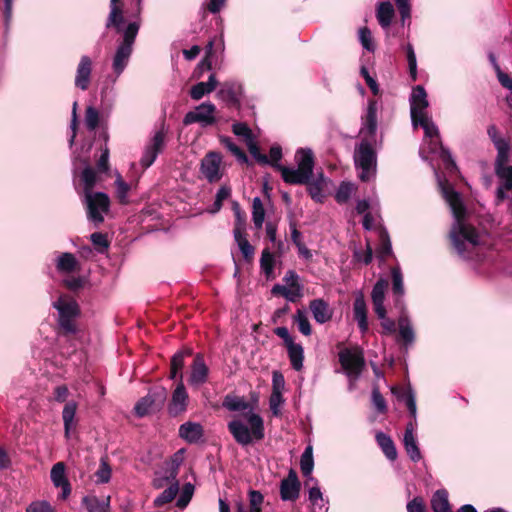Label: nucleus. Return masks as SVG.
Returning <instances> with one entry per match:
<instances>
[{
    "label": "nucleus",
    "mask_w": 512,
    "mask_h": 512,
    "mask_svg": "<svg viewBox=\"0 0 512 512\" xmlns=\"http://www.w3.org/2000/svg\"><path fill=\"white\" fill-rule=\"evenodd\" d=\"M436 175H438L436 173ZM438 184L442 195L449 205L454 222L450 230V238L457 254L467 260H480L484 250L485 235L479 233L466 219V209L461 195L439 176Z\"/></svg>",
    "instance_id": "f257e3e1"
},
{
    "label": "nucleus",
    "mask_w": 512,
    "mask_h": 512,
    "mask_svg": "<svg viewBox=\"0 0 512 512\" xmlns=\"http://www.w3.org/2000/svg\"><path fill=\"white\" fill-rule=\"evenodd\" d=\"M110 12L106 21V28H115L122 34V41L118 44L112 57L113 83L124 72L130 61L133 44L140 28L139 21L129 22L124 25V15L121 0H110Z\"/></svg>",
    "instance_id": "f03ea898"
},
{
    "label": "nucleus",
    "mask_w": 512,
    "mask_h": 512,
    "mask_svg": "<svg viewBox=\"0 0 512 512\" xmlns=\"http://www.w3.org/2000/svg\"><path fill=\"white\" fill-rule=\"evenodd\" d=\"M377 131V103L369 101L367 111L362 117L360 135L361 142L355 148L354 163L358 176L362 181H369L375 177L377 157L373 145L376 142Z\"/></svg>",
    "instance_id": "7ed1b4c3"
},
{
    "label": "nucleus",
    "mask_w": 512,
    "mask_h": 512,
    "mask_svg": "<svg viewBox=\"0 0 512 512\" xmlns=\"http://www.w3.org/2000/svg\"><path fill=\"white\" fill-rule=\"evenodd\" d=\"M268 163L281 173L283 180L289 184H306L313 173V153L310 149L301 148L295 154L297 168H289L279 163L282 157V150L279 146L271 147Z\"/></svg>",
    "instance_id": "20e7f679"
},
{
    "label": "nucleus",
    "mask_w": 512,
    "mask_h": 512,
    "mask_svg": "<svg viewBox=\"0 0 512 512\" xmlns=\"http://www.w3.org/2000/svg\"><path fill=\"white\" fill-rule=\"evenodd\" d=\"M487 133L493 141L498 155L496 159V174L501 180V185L497 189V203L507 198L506 191L512 189V166L506 165L509 155V145L498 136L497 128L492 125L488 127Z\"/></svg>",
    "instance_id": "39448f33"
},
{
    "label": "nucleus",
    "mask_w": 512,
    "mask_h": 512,
    "mask_svg": "<svg viewBox=\"0 0 512 512\" xmlns=\"http://www.w3.org/2000/svg\"><path fill=\"white\" fill-rule=\"evenodd\" d=\"M248 422V427L242 420L234 419L228 423V429L235 441L243 446L264 438V423L261 416L252 410L243 414Z\"/></svg>",
    "instance_id": "423d86ee"
},
{
    "label": "nucleus",
    "mask_w": 512,
    "mask_h": 512,
    "mask_svg": "<svg viewBox=\"0 0 512 512\" xmlns=\"http://www.w3.org/2000/svg\"><path fill=\"white\" fill-rule=\"evenodd\" d=\"M53 307L58 311V321L65 335L77 332L76 318L79 315L77 302L70 296L61 295L53 302Z\"/></svg>",
    "instance_id": "0eeeda50"
},
{
    "label": "nucleus",
    "mask_w": 512,
    "mask_h": 512,
    "mask_svg": "<svg viewBox=\"0 0 512 512\" xmlns=\"http://www.w3.org/2000/svg\"><path fill=\"white\" fill-rule=\"evenodd\" d=\"M387 288L388 281L386 279L378 280L373 286L371 300L374 312L381 321L383 332L385 334H393L396 331V325L394 320L387 317V311L384 305Z\"/></svg>",
    "instance_id": "6e6552de"
},
{
    "label": "nucleus",
    "mask_w": 512,
    "mask_h": 512,
    "mask_svg": "<svg viewBox=\"0 0 512 512\" xmlns=\"http://www.w3.org/2000/svg\"><path fill=\"white\" fill-rule=\"evenodd\" d=\"M339 361L352 388L353 382L358 380L365 365L363 352L357 347L344 349L339 353Z\"/></svg>",
    "instance_id": "1a4fd4ad"
},
{
    "label": "nucleus",
    "mask_w": 512,
    "mask_h": 512,
    "mask_svg": "<svg viewBox=\"0 0 512 512\" xmlns=\"http://www.w3.org/2000/svg\"><path fill=\"white\" fill-rule=\"evenodd\" d=\"M84 204L88 219L99 225L104 221V215L109 211L110 199L103 192H94L84 196Z\"/></svg>",
    "instance_id": "9d476101"
},
{
    "label": "nucleus",
    "mask_w": 512,
    "mask_h": 512,
    "mask_svg": "<svg viewBox=\"0 0 512 512\" xmlns=\"http://www.w3.org/2000/svg\"><path fill=\"white\" fill-rule=\"evenodd\" d=\"M216 106L210 102H203L187 112L183 118L184 125L199 124L201 127H209L216 123Z\"/></svg>",
    "instance_id": "9b49d317"
},
{
    "label": "nucleus",
    "mask_w": 512,
    "mask_h": 512,
    "mask_svg": "<svg viewBox=\"0 0 512 512\" xmlns=\"http://www.w3.org/2000/svg\"><path fill=\"white\" fill-rule=\"evenodd\" d=\"M223 170L222 156L218 152L210 151L201 160V174L210 183L218 182L222 178Z\"/></svg>",
    "instance_id": "f8f14e48"
},
{
    "label": "nucleus",
    "mask_w": 512,
    "mask_h": 512,
    "mask_svg": "<svg viewBox=\"0 0 512 512\" xmlns=\"http://www.w3.org/2000/svg\"><path fill=\"white\" fill-rule=\"evenodd\" d=\"M412 125L414 128L417 126H421L423 128L425 133L424 144L428 145V149L431 153H437L439 150L445 153L440 142L438 127L432 121L430 115L417 119V121L412 122Z\"/></svg>",
    "instance_id": "ddd939ff"
},
{
    "label": "nucleus",
    "mask_w": 512,
    "mask_h": 512,
    "mask_svg": "<svg viewBox=\"0 0 512 512\" xmlns=\"http://www.w3.org/2000/svg\"><path fill=\"white\" fill-rule=\"evenodd\" d=\"M165 146V133L162 130L155 132L150 141L146 144L143 155L140 159V165L143 169L149 168L156 160L159 153Z\"/></svg>",
    "instance_id": "4468645a"
},
{
    "label": "nucleus",
    "mask_w": 512,
    "mask_h": 512,
    "mask_svg": "<svg viewBox=\"0 0 512 512\" xmlns=\"http://www.w3.org/2000/svg\"><path fill=\"white\" fill-rule=\"evenodd\" d=\"M409 101L412 122L417 121V119L421 117L429 115L427 111L429 102L427 99V93L423 86L417 85L412 89Z\"/></svg>",
    "instance_id": "2eb2a0df"
},
{
    "label": "nucleus",
    "mask_w": 512,
    "mask_h": 512,
    "mask_svg": "<svg viewBox=\"0 0 512 512\" xmlns=\"http://www.w3.org/2000/svg\"><path fill=\"white\" fill-rule=\"evenodd\" d=\"M189 405V395L182 380H180L172 392L168 404V412L171 416H178L187 411Z\"/></svg>",
    "instance_id": "dca6fc26"
},
{
    "label": "nucleus",
    "mask_w": 512,
    "mask_h": 512,
    "mask_svg": "<svg viewBox=\"0 0 512 512\" xmlns=\"http://www.w3.org/2000/svg\"><path fill=\"white\" fill-rule=\"evenodd\" d=\"M93 72V60L88 55H82L76 67L74 85L76 88L88 90Z\"/></svg>",
    "instance_id": "f3484780"
},
{
    "label": "nucleus",
    "mask_w": 512,
    "mask_h": 512,
    "mask_svg": "<svg viewBox=\"0 0 512 512\" xmlns=\"http://www.w3.org/2000/svg\"><path fill=\"white\" fill-rule=\"evenodd\" d=\"M209 376V368L206 365L202 355L197 354L190 366V372L188 376V384L197 389L201 385L207 382Z\"/></svg>",
    "instance_id": "a211bd4d"
},
{
    "label": "nucleus",
    "mask_w": 512,
    "mask_h": 512,
    "mask_svg": "<svg viewBox=\"0 0 512 512\" xmlns=\"http://www.w3.org/2000/svg\"><path fill=\"white\" fill-rule=\"evenodd\" d=\"M401 314L398 318V334L399 340L403 343V345L408 348L413 345L416 335L414 331V327L412 325L411 319L406 313L405 309L400 310Z\"/></svg>",
    "instance_id": "6ab92c4d"
},
{
    "label": "nucleus",
    "mask_w": 512,
    "mask_h": 512,
    "mask_svg": "<svg viewBox=\"0 0 512 512\" xmlns=\"http://www.w3.org/2000/svg\"><path fill=\"white\" fill-rule=\"evenodd\" d=\"M300 482L296 473L291 470L288 477L283 479L280 484V495L284 501H294L299 497Z\"/></svg>",
    "instance_id": "aec40b11"
},
{
    "label": "nucleus",
    "mask_w": 512,
    "mask_h": 512,
    "mask_svg": "<svg viewBox=\"0 0 512 512\" xmlns=\"http://www.w3.org/2000/svg\"><path fill=\"white\" fill-rule=\"evenodd\" d=\"M55 267L59 274L70 275L80 270V263L72 253L64 252L57 254Z\"/></svg>",
    "instance_id": "412c9836"
},
{
    "label": "nucleus",
    "mask_w": 512,
    "mask_h": 512,
    "mask_svg": "<svg viewBox=\"0 0 512 512\" xmlns=\"http://www.w3.org/2000/svg\"><path fill=\"white\" fill-rule=\"evenodd\" d=\"M353 314L360 331L362 333H366L368 331L367 305L365 302L364 295L361 291H357L355 293V299L353 303Z\"/></svg>",
    "instance_id": "4be33fe9"
},
{
    "label": "nucleus",
    "mask_w": 512,
    "mask_h": 512,
    "mask_svg": "<svg viewBox=\"0 0 512 512\" xmlns=\"http://www.w3.org/2000/svg\"><path fill=\"white\" fill-rule=\"evenodd\" d=\"M50 477L54 486L62 489V499H66L71 492V488L66 477L65 464L63 462H57L54 464L51 469Z\"/></svg>",
    "instance_id": "5701e85b"
},
{
    "label": "nucleus",
    "mask_w": 512,
    "mask_h": 512,
    "mask_svg": "<svg viewBox=\"0 0 512 512\" xmlns=\"http://www.w3.org/2000/svg\"><path fill=\"white\" fill-rule=\"evenodd\" d=\"M241 96V85L235 82H225L217 92V97L227 105H237Z\"/></svg>",
    "instance_id": "b1692460"
},
{
    "label": "nucleus",
    "mask_w": 512,
    "mask_h": 512,
    "mask_svg": "<svg viewBox=\"0 0 512 512\" xmlns=\"http://www.w3.org/2000/svg\"><path fill=\"white\" fill-rule=\"evenodd\" d=\"M203 435L204 429L200 423L187 421L179 427V436L187 443H197L203 438Z\"/></svg>",
    "instance_id": "393cba45"
},
{
    "label": "nucleus",
    "mask_w": 512,
    "mask_h": 512,
    "mask_svg": "<svg viewBox=\"0 0 512 512\" xmlns=\"http://www.w3.org/2000/svg\"><path fill=\"white\" fill-rule=\"evenodd\" d=\"M77 403L75 401H69L65 404L62 411V420L64 424V435L67 439L71 437V433L76 429Z\"/></svg>",
    "instance_id": "a878e982"
},
{
    "label": "nucleus",
    "mask_w": 512,
    "mask_h": 512,
    "mask_svg": "<svg viewBox=\"0 0 512 512\" xmlns=\"http://www.w3.org/2000/svg\"><path fill=\"white\" fill-rule=\"evenodd\" d=\"M309 308L312 312L313 318L319 324H324L332 318L333 311L329 307V304L323 299L312 300Z\"/></svg>",
    "instance_id": "bb28decb"
},
{
    "label": "nucleus",
    "mask_w": 512,
    "mask_h": 512,
    "mask_svg": "<svg viewBox=\"0 0 512 512\" xmlns=\"http://www.w3.org/2000/svg\"><path fill=\"white\" fill-rule=\"evenodd\" d=\"M392 276V290L395 296V307L404 310L405 304L403 300L404 296V284H403V276L399 267H393L391 269Z\"/></svg>",
    "instance_id": "cd10ccee"
},
{
    "label": "nucleus",
    "mask_w": 512,
    "mask_h": 512,
    "mask_svg": "<svg viewBox=\"0 0 512 512\" xmlns=\"http://www.w3.org/2000/svg\"><path fill=\"white\" fill-rule=\"evenodd\" d=\"M110 500L109 495L102 498L96 495H87L82 498V505L85 507L87 512H109L110 511Z\"/></svg>",
    "instance_id": "c85d7f7f"
},
{
    "label": "nucleus",
    "mask_w": 512,
    "mask_h": 512,
    "mask_svg": "<svg viewBox=\"0 0 512 512\" xmlns=\"http://www.w3.org/2000/svg\"><path fill=\"white\" fill-rule=\"evenodd\" d=\"M218 85L215 74H211L207 82H199L193 85L190 89V96L193 100H200L205 95L213 92Z\"/></svg>",
    "instance_id": "c756f323"
},
{
    "label": "nucleus",
    "mask_w": 512,
    "mask_h": 512,
    "mask_svg": "<svg viewBox=\"0 0 512 512\" xmlns=\"http://www.w3.org/2000/svg\"><path fill=\"white\" fill-rule=\"evenodd\" d=\"M392 393L396 396V398L400 401L405 402L410 415L416 419L417 408H416V400L415 394L410 387L407 388H392Z\"/></svg>",
    "instance_id": "7c9ffc66"
},
{
    "label": "nucleus",
    "mask_w": 512,
    "mask_h": 512,
    "mask_svg": "<svg viewBox=\"0 0 512 512\" xmlns=\"http://www.w3.org/2000/svg\"><path fill=\"white\" fill-rule=\"evenodd\" d=\"M192 354L190 349H185L177 352L171 359V368H170V378L177 379L179 377V381H183V368L185 365V357Z\"/></svg>",
    "instance_id": "2f4dec72"
},
{
    "label": "nucleus",
    "mask_w": 512,
    "mask_h": 512,
    "mask_svg": "<svg viewBox=\"0 0 512 512\" xmlns=\"http://www.w3.org/2000/svg\"><path fill=\"white\" fill-rule=\"evenodd\" d=\"M431 507L434 512H452L445 489L437 490L431 498Z\"/></svg>",
    "instance_id": "473e14b6"
},
{
    "label": "nucleus",
    "mask_w": 512,
    "mask_h": 512,
    "mask_svg": "<svg viewBox=\"0 0 512 512\" xmlns=\"http://www.w3.org/2000/svg\"><path fill=\"white\" fill-rule=\"evenodd\" d=\"M376 441L389 460L394 461L397 458V450L390 436L383 432H378L376 434Z\"/></svg>",
    "instance_id": "72a5a7b5"
},
{
    "label": "nucleus",
    "mask_w": 512,
    "mask_h": 512,
    "mask_svg": "<svg viewBox=\"0 0 512 512\" xmlns=\"http://www.w3.org/2000/svg\"><path fill=\"white\" fill-rule=\"evenodd\" d=\"M286 348L293 369L300 371L303 368L304 360V350L302 345L293 342L286 346Z\"/></svg>",
    "instance_id": "f704fd0d"
},
{
    "label": "nucleus",
    "mask_w": 512,
    "mask_h": 512,
    "mask_svg": "<svg viewBox=\"0 0 512 512\" xmlns=\"http://www.w3.org/2000/svg\"><path fill=\"white\" fill-rule=\"evenodd\" d=\"M393 16L394 8L389 1L379 4L376 17L382 28L387 29L390 26Z\"/></svg>",
    "instance_id": "c9c22d12"
},
{
    "label": "nucleus",
    "mask_w": 512,
    "mask_h": 512,
    "mask_svg": "<svg viewBox=\"0 0 512 512\" xmlns=\"http://www.w3.org/2000/svg\"><path fill=\"white\" fill-rule=\"evenodd\" d=\"M309 501L312 506V512L328 511V501L324 499L319 487L315 486L309 489Z\"/></svg>",
    "instance_id": "e433bc0d"
},
{
    "label": "nucleus",
    "mask_w": 512,
    "mask_h": 512,
    "mask_svg": "<svg viewBox=\"0 0 512 512\" xmlns=\"http://www.w3.org/2000/svg\"><path fill=\"white\" fill-rule=\"evenodd\" d=\"M80 180L83 185L84 196L93 192V188L97 183V173L90 166H86L80 175Z\"/></svg>",
    "instance_id": "4c0bfd02"
},
{
    "label": "nucleus",
    "mask_w": 512,
    "mask_h": 512,
    "mask_svg": "<svg viewBox=\"0 0 512 512\" xmlns=\"http://www.w3.org/2000/svg\"><path fill=\"white\" fill-rule=\"evenodd\" d=\"M112 476V468L105 458L100 459L99 466L94 473L96 484H106L110 481Z\"/></svg>",
    "instance_id": "58836bf2"
},
{
    "label": "nucleus",
    "mask_w": 512,
    "mask_h": 512,
    "mask_svg": "<svg viewBox=\"0 0 512 512\" xmlns=\"http://www.w3.org/2000/svg\"><path fill=\"white\" fill-rule=\"evenodd\" d=\"M302 286H296L291 288L286 285H275L272 289L274 294H280L285 297L289 301H295L297 298L301 297Z\"/></svg>",
    "instance_id": "ea45409f"
},
{
    "label": "nucleus",
    "mask_w": 512,
    "mask_h": 512,
    "mask_svg": "<svg viewBox=\"0 0 512 512\" xmlns=\"http://www.w3.org/2000/svg\"><path fill=\"white\" fill-rule=\"evenodd\" d=\"M356 190L357 187L355 184L351 182H342L336 191L335 199L340 204L346 203L350 197L355 194Z\"/></svg>",
    "instance_id": "a19ab883"
},
{
    "label": "nucleus",
    "mask_w": 512,
    "mask_h": 512,
    "mask_svg": "<svg viewBox=\"0 0 512 512\" xmlns=\"http://www.w3.org/2000/svg\"><path fill=\"white\" fill-rule=\"evenodd\" d=\"M300 467L305 477H310L314 467L312 446H307L301 455Z\"/></svg>",
    "instance_id": "79ce46f5"
},
{
    "label": "nucleus",
    "mask_w": 512,
    "mask_h": 512,
    "mask_svg": "<svg viewBox=\"0 0 512 512\" xmlns=\"http://www.w3.org/2000/svg\"><path fill=\"white\" fill-rule=\"evenodd\" d=\"M403 444L412 461L418 462L422 458L416 437H403Z\"/></svg>",
    "instance_id": "37998d69"
},
{
    "label": "nucleus",
    "mask_w": 512,
    "mask_h": 512,
    "mask_svg": "<svg viewBox=\"0 0 512 512\" xmlns=\"http://www.w3.org/2000/svg\"><path fill=\"white\" fill-rule=\"evenodd\" d=\"M252 219L256 228L260 229L265 218L263 203L259 197H255L252 203Z\"/></svg>",
    "instance_id": "c03bdc74"
},
{
    "label": "nucleus",
    "mask_w": 512,
    "mask_h": 512,
    "mask_svg": "<svg viewBox=\"0 0 512 512\" xmlns=\"http://www.w3.org/2000/svg\"><path fill=\"white\" fill-rule=\"evenodd\" d=\"M178 490H179L178 483L174 482L154 500V505L157 507H160V506L172 501L175 498V496L177 495Z\"/></svg>",
    "instance_id": "a18cd8bd"
},
{
    "label": "nucleus",
    "mask_w": 512,
    "mask_h": 512,
    "mask_svg": "<svg viewBox=\"0 0 512 512\" xmlns=\"http://www.w3.org/2000/svg\"><path fill=\"white\" fill-rule=\"evenodd\" d=\"M116 197L121 204H127L128 200V192L130 190V186L123 180L122 176L117 173L116 180Z\"/></svg>",
    "instance_id": "49530a36"
},
{
    "label": "nucleus",
    "mask_w": 512,
    "mask_h": 512,
    "mask_svg": "<svg viewBox=\"0 0 512 512\" xmlns=\"http://www.w3.org/2000/svg\"><path fill=\"white\" fill-rule=\"evenodd\" d=\"M378 235L380 239V245L377 249V253L380 258L385 259L392 252L391 242L388 233L385 230L380 228L378 230Z\"/></svg>",
    "instance_id": "de8ad7c7"
},
{
    "label": "nucleus",
    "mask_w": 512,
    "mask_h": 512,
    "mask_svg": "<svg viewBox=\"0 0 512 512\" xmlns=\"http://www.w3.org/2000/svg\"><path fill=\"white\" fill-rule=\"evenodd\" d=\"M260 266H261L262 271L267 276V278H269L273 274L274 256L268 249H265L262 252L261 259H260Z\"/></svg>",
    "instance_id": "09e8293b"
},
{
    "label": "nucleus",
    "mask_w": 512,
    "mask_h": 512,
    "mask_svg": "<svg viewBox=\"0 0 512 512\" xmlns=\"http://www.w3.org/2000/svg\"><path fill=\"white\" fill-rule=\"evenodd\" d=\"M220 142L223 144L238 160L242 162L247 161L245 153L232 141L231 138L220 136Z\"/></svg>",
    "instance_id": "8fccbe9b"
},
{
    "label": "nucleus",
    "mask_w": 512,
    "mask_h": 512,
    "mask_svg": "<svg viewBox=\"0 0 512 512\" xmlns=\"http://www.w3.org/2000/svg\"><path fill=\"white\" fill-rule=\"evenodd\" d=\"M232 131L236 136L242 137L246 144H250L251 140L254 139L251 129L245 123H234Z\"/></svg>",
    "instance_id": "3c124183"
},
{
    "label": "nucleus",
    "mask_w": 512,
    "mask_h": 512,
    "mask_svg": "<svg viewBox=\"0 0 512 512\" xmlns=\"http://www.w3.org/2000/svg\"><path fill=\"white\" fill-rule=\"evenodd\" d=\"M154 404V398L151 395H147L140 399L135 405V412L138 416L143 417L147 415Z\"/></svg>",
    "instance_id": "603ef678"
},
{
    "label": "nucleus",
    "mask_w": 512,
    "mask_h": 512,
    "mask_svg": "<svg viewBox=\"0 0 512 512\" xmlns=\"http://www.w3.org/2000/svg\"><path fill=\"white\" fill-rule=\"evenodd\" d=\"M295 323L297 324L299 331L303 335L309 336L311 334V325L305 312L301 310L297 311L295 315Z\"/></svg>",
    "instance_id": "864d4df0"
},
{
    "label": "nucleus",
    "mask_w": 512,
    "mask_h": 512,
    "mask_svg": "<svg viewBox=\"0 0 512 512\" xmlns=\"http://www.w3.org/2000/svg\"><path fill=\"white\" fill-rule=\"evenodd\" d=\"M223 405L230 411H242L248 407V404L239 397L226 396Z\"/></svg>",
    "instance_id": "5fc2aeb1"
},
{
    "label": "nucleus",
    "mask_w": 512,
    "mask_h": 512,
    "mask_svg": "<svg viewBox=\"0 0 512 512\" xmlns=\"http://www.w3.org/2000/svg\"><path fill=\"white\" fill-rule=\"evenodd\" d=\"M408 61L409 73L413 81L417 78V59L414 52V48L411 44H407L405 47Z\"/></svg>",
    "instance_id": "6e6d98bb"
},
{
    "label": "nucleus",
    "mask_w": 512,
    "mask_h": 512,
    "mask_svg": "<svg viewBox=\"0 0 512 512\" xmlns=\"http://www.w3.org/2000/svg\"><path fill=\"white\" fill-rule=\"evenodd\" d=\"M193 493H194V486L191 483H186L183 486V488L181 490V494L177 500V503H176L177 507L184 509L190 502V500L193 496Z\"/></svg>",
    "instance_id": "4d7b16f0"
},
{
    "label": "nucleus",
    "mask_w": 512,
    "mask_h": 512,
    "mask_svg": "<svg viewBox=\"0 0 512 512\" xmlns=\"http://www.w3.org/2000/svg\"><path fill=\"white\" fill-rule=\"evenodd\" d=\"M99 112L94 107H87L85 112V125L87 129L93 131L99 124Z\"/></svg>",
    "instance_id": "13d9d810"
},
{
    "label": "nucleus",
    "mask_w": 512,
    "mask_h": 512,
    "mask_svg": "<svg viewBox=\"0 0 512 512\" xmlns=\"http://www.w3.org/2000/svg\"><path fill=\"white\" fill-rule=\"evenodd\" d=\"M359 40L367 51L373 52L375 50L372 34L368 28L364 27L359 30Z\"/></svg>",
    "instance_id": "bf43d9fd"
},
{
    "label": "nucleus",
    "mask_w": 512,
    "mask_h": 512,
    "mask_svg": "<svg viewBox=\"0 0 512 512\" xmlns=\"http://www.w3.org/2000/svg\"><path fill=\"white\" fill-rule=\"evenodd\" d=\"M284 403V398L282 393L272 392L269 399V406L272 414L274 416H279L281 414V406Z\"/></svg>",
    "instance_id": "052dcab7"
},
{
    "label": "nucleus",
    "mask_w": 512,
    "mask_h": 512,
    "mask_svg": "<svg viewBox=\"0 0 512 512\" xmlns=\"http://www.w3.org/2000/svg\"><path fill=\"white\" fill-rule=\"evenodd\" d=\"M263 495L259 491L251 490L249 492L250 510L248 512H261Z\"/></svg>",
    "instance_id": "680f3d73"
},
{
    "label": "nucleus",
    "mask_w": 512,
    "mask_h": 512,
    "mask_svg": "<svg viewBox=\"0 0 512 512\" xmlns=\"http://www.w3.org/2000/svg\"><path fill=\"white\" fill-rule=\"evenodd\" d=\"M90 239L99 252H104L109 246L107 237L103 233H93L91 234Z\"/></svg>",
    "instance_id": "e2e57ef3"
},
{
    "label": "nucleus",
    "mask_w": 512,
    "mask_h": 512,
    "mask_svg": "<svg viewBox=\"0 0 512 512\" xmlns=\"http://www.w3.org/2000/svg\"><path fill=\"white\" fill-rule=\"evenodd\" d=\"M285 390V379L281 372L272 373V392L283 393Z\"/></svg>",
    "instance_id": "0e129e2a"
},
{
    "label": "nucleus",
    "mask_w": 512,
    "mask_h": 512,
    "mask_svg": "<svg viewBox=\"0 0 512 512\" xmlns=\"http://www.w3.org/2000/svg\"><path fill=\"white\" fill-rule=\"evenodd\" d=\"M26 512H55L54 508L46 501H36L31 503Z\"/></svg>",
    "instance_id": "69168bd1"
},
{
    "label": "nucleus",
    "mask_w": 512,
    "mask_h": 512,
    "mask_svg": "<svg viewBox=\"0 0 512 512\" xmlns=\"http://www.w3.org/2000/svg\"><path fill=\"white\" fill-rule=\"evenodd\" d=\"M407 512H427L423 498L415 497L407 503Z\"/></svg>",
    "instance_id": "338daca9"
},
{
    "label": "nucleus",
    "mask_w": 512,
    "mask_h": 512,
    "mask_svg": "<svg viewBox=\"0 0 512 512\" xmlns=\"http://www.w3.org/2000/svg\"><path fill=\"white\" fill-rule=\"evenodd\" d=\"M310 196L316 202H322L324 200V193L319 182L311 183L308 187Z\"/></svg>",
    "instance_id": "774afa93"
}]
</instances>
